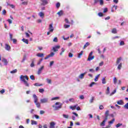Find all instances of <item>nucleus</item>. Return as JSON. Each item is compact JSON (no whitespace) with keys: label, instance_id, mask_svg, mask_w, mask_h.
<instances>
[{"label":"nucleus","instance_id":"obj_1","mask_svg":"<svg viewBox=\"0 0 128 128\" xmlns=\"http://www.w3.org/2000/svg\"><path fill=\"white\" fill-rule=\"evenodd\" d=\"M110 116V111L108 110H106L104 114V120L100 123V125L101 126H106V122L108 120V116Z\"/></svg>","mask_w":128,"mask_h":128},{"label":"nucleus","instance_id":"obj_2","mask_svg":"<svg viewBox=\"0 0 128 128\" xmlns=\"http://www.w3.org/2000/svg\"><path fill=\"white\" fill-rule=\"evenodd\" d=\"M62 104L60 102H56L55 105H52V107L54 108V110H58L60 108H62Z\"/></svg>","mask_w":128,"mask_h":128},{"label":"nucleus","instance_id":"obj_3","mask_svg":"<svg viewBox=\"0 0 128 128\" xmlns=\"http://www.w3.org/2000/svg\"><path fill=\"white\" fill-rule=\"evenodd\" d=\"M33 98L34 100V102L36 105V106L38 108H40V103L38 102V96H36V94H33Z\"/></svg>","mask_w":128,"mask_h":128},{"label":"nucleus","instance_id":"obj_4","mask_svg":"<svg viewBox=\"0 0 128 128\" xmlns=\"http://www.w3.org/2000/svg\"><path fill=\"white\" fill-rule=\"evenodd\" d=\"M41 104H48V98H44L40 100Z\"/></svg>","mask_w":128,"mask_h":128},{"label":"nucleus","instance_id":"obj_5","mask_svg":"<svg viewBox=\"0 0 128 128\" xmlns=\"http://www.w3.org/2000/svg\"><path fill=\"white\" fill-rule=\"evenodd\" d=\"M60 48V46H56L52 48V50L54 52H58V50Z\"/></svg>","mask_w":128,"mask_h":128},{"label":"nucleus","instance_id":"obj_6","mask_svg":"<svg viewBox=\"0 0 128 128\" xmlns=\"http://www.w3.org/2000/svg\"><path fill=\"white\" fill-rule=\"evenodd\" d=\"M40 2H42L40 4L41 6H46L48 4V2L47 0H40Z\"/></svg>","mask_w":128,"mask_h":128},{"label":"nucleus","instance_id":"obj_7","mask_svg":"<svg viewBox=\"0 0 128 128\" xmlns=\"http://www.w3.org/2000/svg\"><path fill=\"white\" fill-rule=\"evenodd\" d=\"M54 26V24H52V23L49 24L48 30H50V32H53L54 30V26Z\"/></svg>","mask_w":128,"mask_h":128},{"label":"nucleus","instance_id":"obj_8","mask_svg":"<svg viewBox=\"0 0 128 128\" xmlns=\"http://www.w3.org/2000/svg\"><path fill=\"white\" fill-rule=\"evenodd\" d=\"M44 66H42L40 68H38V74H42V72L44 70Z\"/></svg>","mask_w":128,"mask_h":128},{"label":"nucleus","instance_id":"obj_9","mask_svg":"<svg viewBox=\"0 0 128 128\" xmlns=\"http://www.w3.org/2000/svg\"><path fill=\"white\" fill-rule=\"evenodd\" d=\"M2 62L4 63V64L5 66H8V60L6 59L5 58H3L2 60Z\"/></svg>","mask_w":128,"mask_h":128},{"label":"nucleus","instance_id":"obj_10","mask_svg":"<svg viewBox=\"0 0 128 128\" xmlns=\"http://www.w3.org/2000/svg\"><path fill=\"white\" fill-rule=\"evenodd\" d=\"M86 72H85L83 74H81L79 76L78 78H80V80H82V78H84V76H86Z\"/></svg>","mask_w":128,"mask_h":128},{"label":"nucleus","instance_id":"obj_11","mask_svg":"<svg viewBox=\"0 0 128 128\" xmlns=\"http://www.w3.org/2000/svg\"><path fill=\"white\" fill-rule=\"evenodd\" d=\"M56 126V123L54 122H52L50 123V128H56L54 126Z\"/></svg>","mask_w":128,"mask_h":128},{"label":"nucleus","instance_id":"obj_12","mask_svg":"<svg viewBox=\"0 0 128 128\" xmlns=\"http://www.w3.org/2000/svg\"><path fill=\"white\" fill-rule=\"evenodd\" d=\"M94 56H88V58L87 59V60L88 62H90V60H94Z\"/></svg>","mask_w":128,"mask_h":128},{"label":"nucleus","instance_id":"obj_13","mask_svg":"<svg viewBox=\"0 0 128 128\" xmlns=\"http://www.w3.org/2000/svg\"><path fill=\"white\" fill-rule=\"evenodd\" d=\"M10 45L7 44H5V50H10Z\"/></svg>","mask_w":128,"mask_h":128},{"label":"nucleus","instance_id":"obj_14","mask_svg":"<svg viewBox=\"0 0 128 128\" xmlns=\"http://www.w3.org/2000/svg\"><path fill=\"white\" fill-rule=\"evenodd\" d=\"M23 84L24 86H26L27 88H30V84L26 82V80H24V82H23Z\"/></svg>","mask_w":128,"mask_h":128},{"label":"nucleus","instance_id":"obj_15","mask_svg":"<svg viewBox=\"0 0 128 128\" xmlns=\"http://www.w3.org/2000/svg\"><path fill=\"white\" fill-rule=\"evenodd\" d=\"M38 16H40V18H44V14L43 12H40L38 13Z\"/></svg>","mask_w":128,"mask_h":128},{"label":"nucleus","instance_id":"obj_16","mask_svg":"<svg viewBox=\"0 0 128 128\" xmlns=\"http://www.w3.org/2000/svg\"><path fill=\"white\" fill-rule=\"evenodd\" d=\"M31 124L32 126H36V124H38V122L36 121H34V120H31Z\"/></svg>","mask_w":128,"mask_h":128},{"label":"nucleus","instance_id":"obj_17","mask_svg":"<svg viewBox=\"0 0 128 128\" xmlns=\"http://www.w3.org/2000/svg\"><path fill=\"white\" fill-rule=\"evenodd\" d=\"M76 106H78V104H75L74 106H70V108L72 110H74L76 108Z\"/></svg>","mask_w":128,"mask_h":128},{"label":"nucleus","instance_id":"obj_18","mask_svg":"<svg viewBox=\"0 0 128 128\" xmlns=\"http://www.w3.org/2000/svg\"><path fill=\"white\" fill-rule=\"evenodd\" d=\"M121 60H122V57H120V58H118L117 59V61L116 62V66H118V64H120Z\"/></svg>","mask_w":128,"mask_h":128},{"label":"nucleus","instance_id":"obj_19","mask_svg":"<svg viewBox=\"0 0 128 128\" xmlns=\"http://www.w3.org/2000/svg\"><path fill=\"white\" fill-rule=\"evenodd\" d=\"M57 14H58V16H62V14H64V12H62V10H60L57 13Z\"/></svg>","mask_w":128,"mask_h":128},{"label":"nucleus","instance_id":"obj_20","mask_svg":"<svg viewBox=\"0 0 128 128\" xmlns=\"http://www.w3.org/2000/svg\"><path fill=\"white\" fill-rule=\"evenodd\" d=\"M82 54H84V51L82 50V51L80 52L78 54V58H82Z\"/></svg>","mask_w":128,"mask_h":128},{"label":"nucleus","instance_id":"obj_21","mask_svg":"<svg viewBox=\"0 0 128 128\" xmlns=\"http://www.w3.org/2000/svg\"><path fill=\"white\" fill-rule=\"evenodd\" d=\"M24 76H23V75H21L20 76V79L22 80V82H24V80H26V79L24 78Z\"/></svg>","mask_w":128,"mask_h":128},{"label":"nucleus","instance_id":"obj_22","mask_svg":"<svg viewBox=\"0 0 128 128\" xmlns=\"http://www.w3.org/2000/svg\"><path fill=\"white\" fill-rule=\"evenodd\" d=\"M22 40L26 44H28V39L23 38L22 39Z\"/></svg>","mask_w":128,"mask_h":128},{"label":"nucleus","instance_id":"obj_23","mask_svg":"<svg viewBox=\"0 0 128 128\" xmlns=\"http://www.w3.org/2000/svg\"><path fill=\"white\" fill-rule=\"evenodd\" d=\"M88 46H90V42H86L83 47V49L84 50V48H88Z\"/></svg>","mask_w":128,"mask_h":128},{"label":"nucleus","instance_id":"obj_24","mask_svg":"<svg viewBox=\"0 0 128 128\" xmlns=\"http://www.w3.org/2000/svg\"><path fill=\"white\" fill-rule=\"evenodd\" d=\"M100 74H98L94 80V82H98V78H100Z\"/></svg>","mask_w":128,"mask_h":128},{"label":"nucleus","instance_id":"obj_25","mask_svg":"<svg viewBox=\"0 0 128 128\" xmlns=\"http://www.w3.org/2000/svg\"><path fill=\"white\" fill-rule=\"evenodd\" d=\"M114 120H116V119H114V118L112 119V120L109 121L108 122V124H114Z\"/></svg>","mask_w":128,"mask_h":128},{"label":"nucleus","instance_id":"obj_26","mask_svg":"<svg viewBox=\"0 0 128 128\" xmlns=\"http://www.w3.org/2000/svg\"><path fill=\"white\" fill-rule=\"evenodd\" d=\"M112 34H117L118 31L116 30V28H114L112 30Z\"/></svg>","mask_w":128,"mask_h":128},{"label":"nucleus","instance_id":"obj_27","mask_svg":"<svg viewBox=\"0 0 128 128\" xmlns=\"http://www.w3.org/2000/svg\"><path fill=\"white\" fill-rule=\"evenodd\" d=\"M60 100V96H56L52 98L51 100Z\"/></svg>","mask_w":128,"mask_h":128},{"label":"nucleus","instance_id":"obj_28","mask_svg":"<svg viewBox=\"0 0 128 128\" xmlns=\"http://www.w3.org/2000/svg\"><path fill=\"white\" fill-rule=\"evenodd\" d=\"M36 56H38V58H42L44 56V54H42H42L38 53L36 54Z\"/></svg>","mask_w":128,"mask_h":128},{"label":"nucleus","instance_id":"obj_29","mask_svg":"<svg viewBox=\"0 0 128 128\" xmlns=\"http://www.w3.org/2000/svg\"><path fill=\"white\" fill-rule=\"evenodd\" d=\"M118 104L122 105V104H124V102H122V100H120L117 102Z\"/></svg>","mask_w":128,"mask_h":128},{"label":"nucleus","instance_id":"obj_30","mask_svg":"<svg viewBox=\"0 0 128 128\" xmlns=\"http://www.w3.org/2000/svg\"><path fill=\"white\" fill-rule=\"evenodd\" d=\"M116 89L114 90V91L112 93H110V96H114V94H116Z\"/></svg>","mask_w":128,"mask_h":128},{"label":"nucleus","instance_id":"obj_31","mask_svg":"<svg viewBox=\"0 0 128 128\" xmlns=\"http://www.w3.org/2000/svg\"><path fill=\"white\" fill-rule=\"evenodd\" d=\"M106 94H110V87H107L106 90Z\"/></svg>","mask_w":128,"mask_h":128},{"label":"nucleus","instance_id":"obj_32","mask_svg":"<svg viewBox=\"0 0 128 128\" xmlns=\"http://www.w3.org/2000/svg\"><path fill=\"white\" fill-rule=\"evenodd\" d=\"M102 84H106V78H102Z\"/></svg>","mask_w":128,"mask_h":128},{"label":"nucleus","instance_id":"obj_33","mask_svg":"<svg viewBox=\"0 0 128 128\" xmlns=\"http://www.w3.org/2000/svg\"><path fill=\"white\" fill-rule=\"evenodd\" d=\"M30 66V68H34V60L32 61Z\"/></svg>","mask_w":128,"mask_h":128},{"label":"nucleus","instance_id":"obj_34","mask_svg":"<svg viewBox=\"0 0 128 128\" xmlns=\"http://www.w3.org/2000/svg\"><path fill=\"white\" fill-rule=\"evenodd\" d=\"M54 61H51L50 63V68H52L54 66Z\"/></svg>","mask_w":128,"mask_h":128},{"label":"nucleus","instance_id":"obj_35","mask_svg":"<svg viewBox=\"0 0 128 128\" xmlns=\"http://www.w3.org/2000/svg\"><path fill=\"white\" fill-rule=\"evenodd\" d=\"M7 4H8V6H10V8H14V5L12 4H8V2H7Z\"/></svg>","mask_w":128,"mask_h":128},{"label":"nucleus","instance_id":"obj_36","mask_svg":"<svg viewBox=\"0 0 128 128\" xmlns=\"http://www.w3.org/2000/svg\"><path fill=\"white\" fill-rule=\"evenodd\" d=\"M94 96H92L90 100V104H92V102H94Z\"/></svg>","mask_w":128,"mask_h":128},{"label":"nucleus","instance_id":"obj_37","mask_svg":"<svg viewBox=\"0 0 128 128\" xmlns=\"http://www.w3.org/2000/svg\"><path fill=\"white\" fill-rule=\"evenodd\" d=\"M48 56L49 58H52V56H54V53L53 52H52Z\"/></svg>","mask_w":128,"mask_h":128},{"label":"nucleus","instance_id":"obj_38","mask_svg":"<svg viewBox=\"0 0 128 128\" xmlns=\"http://www.w3.org/2000/svg\"><path fill=\"white\" fill-rule=\"evenodd\" d=\"M17 72H18V70L14 69V70L10 71V74H16Z\"/></svg>","mask_w":128,"mask_h":128},{"label":"nucleus","instance_id":"obj_39","mask_svg":"<svg viewBox=\"0 0 128 128\" xmlns=\"http://www.w3.org/2000/svg\"><path fill=\"white\" fill-rule=\"evenodd\" d=\"M62 116L64 118H68L69 116L68 114H63Z\"/></svg>","mask_w":128,"mask_h":128},{"label":"nucleus","instance_id":"obj_40","mask_svg":"<svg viewBox=\"0 0 128 128\" xmlns=\"http://www.w3.org/2000/svg\"><path fill=\"white\" fill-rule=\"evenodd\" d=\"M94 84H96V83L94 82H92L90 85H89V86L90 88H92V86L94 85Z\"/></svg>","mask_w":128,"mask_h":128},{"label":"nucleus","instance_id":"obj_41","mask_svg":"<svg viewBox=\"0 0 128 128\" xmlns=\"http://www.w3.org/2000/svg\"><path fill=\"white\" fill-rule=\"evenodd\" d=\"M26 55H24L23 56V58H22V60L21 61V62H24V60H26Z\"/></svg>","mask_w":128,"mask_h":128},{"label":"nucleus","instance_id":"obj_42","mask_svg":"<svg viewBox=\"0 0 128 128\" xmlns=\"http://www.w3.org/2000/svg\"><path fill=\"white\" fill-rule=\"evenodd\" d=\"M34 86H42V84H40L36 82L34 84Z\"/></svg>","mask_w":128,"mask_h":128},{"label":"nucleus","instance_id":"obj_43","mask_svg":"<svg viewBox=\"0 0 128 128\" xmlns=\"http://www.w3.org/2000/svg\"><path fill=\"white\" fill-rule=\"evenodd\" d=\"M117 80H118L116 79V78L114 77V78L113 79V82H114V84H116Z\"/></svg>","mask_w":128,"mask_h":128},{"label":"nucleus","instance_id":"obj_44","mask_svg":"<svg viewBox=\"0 0 128 128\" xmlns=\"http://www.w3.org/2000/svg\"><path fill=\"white\" fill-rule=\"evenodd\" d=\"M60 6V3L58 2L56 4V8H59Z\"/></svg>","mask_w":128,"mask_h":128},{"label":"nucleus","instance_id":"obj_45","mask_svg":"<svg viewBox=\"0 0 128 128\" xmlns=\"http://www.w3.org/2000/svg\"><path fill=\"white\" fill-rule=\"evenodd\" d=\"M122 126V124H120V123H118L117 124H116V126L117 128H120V126Z\"/></svg>","mask_w":128,"mask_h":128},{"label":"nucleus","instance_id":"obj_46","mask_svg":"<svg viewBox=\"0 0 128 128\" xmlns=\"http://www.w3.org/2000/svg\"><path fill=\"white\" fill-rule=\"evenodd\" d=\"M30 78L32 80H34L36 78H34V75H31L30 76Z\"/></svg>","mask_w":128,"mask_h":128},{"label":"nucleus","instance_id":"obj_47","mask_svg":"<svg viewBox=\"0 0 128 128\" xmlns=\"http://www.w3.org/2000/svg\"><path fill=\"white\" fill-rule=\"evenodd\" d=\"M46 80L47 83H48L49 84H52V80H50L48 78H46Z\"/></svg>","mask_w":128,"mask_h":128},{"label":"nucleus","instance_id":"obj_48","mask_svg":"<svg viewBox=\"0 0 128 128\" xmlns=\"http://www.w3.org/2000/svg\"><path fill=\"white\" fill-rule=\"evenodd\" d=\"M100 6H104V0H99Z\"/></svg>","mask_w":128,"mask_h":128},{"label":"nucleus","instance_id":"obj_49","mask_svg":"<svg viewBox=\"0 0 128 128\" xmlns=\"http://www.w3.org/2000/svg\"><path fill=\"white\" fill-rule=\"evenodd\" d=\"M43 60H44L43 58H41V59L39 60V62L37 63L38 66H40V64H41Z\"/></svg>","mask_w":128,"mask_h":128},{"label":"nucleus","instance_id":"obj_50","mask_svg":"<svg viewBox=\"0 0 128 128\" xmlns=\"http://www.w3.org/2000/svg\"><path fill=\"white\" fill-rule=\"evenodd\" d=\"M98 16L100 17L104 16V14H102V12H100L99 13H98Z\"/></svg>","mask_w":128,"mask_h":128},{"label":"nucleus","instance_id":"obj_51","mask_svg":"<svg viewBox=\"0 0 128 128\" xmlns=\"http://www.w3.org/2000/svg\"><path fill=\"white\" fill-rule=\"evenodd\" d=\"M70 26V24H64V28H68Z\"/></svg>","mask_w":128,"mask_h":128},{"label":"nucleus","instance_id":"obj_52","mask_svg":"<svg viewBox=\"0 0 128 128\" xmlns=\"http://www.w3.org/2000/svg\"><path fill=\"white\" fill-rule=\"evenodd\" d=\"M79 98L80 100H84V95H80Z\"/></svg>","mask_w":128,"mask_h":128},{"label":"nucleus","instance_id":"obj_53","mask_svg":"<svg viewBox=\"0 0 128 128\" xmlns=\"http://www.w3.org/2000/svg\"><path fill=\"white\" fill-rule=\"evenodd\" d=\"M126 110H128V102H127L125 105L124 106Z\"/></svg>","mask_w":128,"mask_h":128},{"label":"nucleus","instance_id":"obj_54","mask_svg":"<svg viewBox=\"0 0 128 128\" xmlns=\"http://www.w3.org/2000/svg\"><path fill=\"white\" fill-rule=\"evenodd\" d=\"M44 92V88L39 89V92L42 94V92Z\"/></svg>","mask_w":128,"mask_h":128},{"label":"nucleus","instance_id":"obj_55","mask_svg":"<svg viewBox=\"0 0 128 128\" xmlns=\"http://www.w3.org/2000/svg\"><path fill=\"white\" fill-rule=\"evenodd\" d=\"M118 68L119 70H120V69L122 68V63H120V64H119L118 66Z\"/></svg>","mask_w":128,"mask_h":128},{"label":"nucleus","instance_id":"obj_56","mask_svg":"<svg viewBox=\"0 0 128 128\" xmlns=\"http://www.w3.org/2000/svg\"><path fill=\"white\" fill-rule=\"evenodd\" d=\"M120 46H124V42L122 40L120 42Z\"/></svg>","mask_w":128,"mask_h":128},{"label":"nucleus","instance_id":"obj_57","mask_svg":"<svg viewBox=\"0 0 128 128\" xmlns=\"http://www.w3.org/2000/svg\"><path fill=\"white\" fill-rule=\"evenodd\" d=\"M53 42H58V38L55 37L53 40Z\"/></svg>","mask_w":128,"mask_h":128},{"label":"nucleus","instance_id":"obj_58","mask_svg":"<svg viewBox=\"0 0 128 128\" xmlns=\"http://www.w3.org/2000/svg\"><path fill=\"white\" fill-rule=\"evenodd\" d=\"M7 22H8L10 24H12V20L10 19H8L7 20Z\"/></svg>","mask_w":128,"mask_h":128},{"label":"nucleus","instance_id":"obj_59","mask_svg":"<svg viewBox=\"0 0 128 128\" xmlns=\"http://www.w3.org/2000/svg\"><path fill=\"white\" fill-rule=\"evenodd\" d=\"M94 0V4H96L98 2H100V0Z\"/></svg>","mask_w":128,"mask_h":128},{"label":"nucleus","instance_id":"obj_60","mask_svg":"<svg viewBox=\"0 0 128 128\" xmlns=\"http://www.w3.org/2000/svg\"><path fill=\"white\" fill-rule=\"evenodd\" d=\"M5 92H6V90H4V89H2L1 90H0V92L2 94H4Z\"/></svg>","mask_w":128,"mask_h":128},{"label":"nucleus","instance_id":"obj_61","mask_svg":"<svg viewBox=\"0 0 128 128\" xmlns=\"http://www.w3.org/2000/svg\"><path fill=\"white\" fill-rule=\"evenodd\" d=\"M10 37V40H12V34L9 33Z\"/></svg>","mask_w":128,"mask_h":128},{"label":"nucleus","instance_id":"obj_62","mask_svg":"<svg viewBox=\"0 0 128 128\" xmlns=\"http://www.w3.org/2000/svg\"><path fill=\"white\" fill-rule=\"evenodd\" d=\"M99 108H100V110H104V106H102V105H100V106H99Z\"/></svg>","mask_w":128,"mask_h":128},{"label":"nucleus","instance_id":"obj_63","mask_svg":"<svg viewBox=\"0 0 128 128\" xmlns=\"http://www.w3.org/2000/svg\"><path fill=\"white\" fill-rule=\"evenodd\" d=\"M103 12L106 14V12H108V8H104Z\"/></svg>","mask_w":128,"mask_h":128},{"label":"nucleus","instance_id":"obj_64","mask_svg":"<svg viewBox=\"0 0 128 128\" xmlns=\"http://www.w3.org/2000/svg\"><path fill=\"white\" fill-rule=\"evenodd\" d=\"M73 56H74V55L72 54V53L70 52V53L68 54V56H69L70 58H72Z\"/></svg>","mask_w":128,"mask_h":128}]
</instances>
